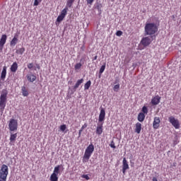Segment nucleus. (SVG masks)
Segmentation results:
<instances>
[{
    "mask_svg": "<svg viewBox=\"0 0 181 181\" xmlns=\"http://www.w3.org/2000/svg\"><path fill=\"white\" fill-rule=\"evenodd\" d=\"M88 5H93V2H94V0H86Z\"/></svg>",
    "mask_w": 181,
    "mask_h": 181,
    "instance_id": "36",
    "label": "nucleus"
},
{
    "mask_svg": "<svg viewBox=\"0 0 181 181\" xmlns=\"http://www.w3.org/2000/svg\"><path fill=\"white\" fill-rule=\"evenodd\" d=\"M16 54H21V55L23 54V53H25V47H21L16 49Z\"/></svg>",
    "mask_w": 181,
    "mask_h": 181,
    "instance_id": "25",
    "label": "nucleus"
},
{
    "mask_svg": "<svg viewBox=\"0 0 181 181\" xmlns=\"http://www.w3.org/2000/svg\"><path fill=\"white\" fill-rule=\"evenodd\" d=\"M10 70L11 73H16V71H18V63L13 62L11 66Z\"/></svg>",
    "mask_w": 181,
    "mask_h": 181,
    "instance_id": "18",
    "label": "nucleus"
},
{
    "mask_svg": "<svg viewBox=\"0 0 181 181\" xmlns=\"http://www.w3.org/2000/svg\"><path fill=\"white\" fill-rule=\"evenodd\" d=\"M8 129L10 132H15V131H18V120L11 119L8 122Z\"/></svg>",
    "mask_w": 181,
    "mask_h": 181,
    "instance_id": "6",
    "label": "nucleus"
},
{
    "mask_svg": "<svg viewBox=\"0 0 181 181\" xmlns=\"http://www.w3.org/2000/svg\"><path fill=\"white\" fill-rule=\"evenodd\" d=\"M168 121L175 129H179V128H180V122H179V119H175L174 116L169 117Z\"/></svg>",
    "mask_w": 181,
    "mask_h": 181,
    "instance_id": "7",
    "label": "nucleus"
},
{
    "mask_svg": "<svg viewBox=\"0 0 181 181\" xmlns=\"http://www.w3.org/2000/svg\"><path fill=\"white\" fill-rule=\"evenodd\" d=\"M114 91H115L116 93L118 92V90H119V83L115 85L113 88Z\"/></svg>",
    "mask_w": 181,
    "mask_h": 181,
    "instance_id": "31",
    "label": "nucleus"
},
{
    "mask_svg": "<svg viewBox=\"0 0 181 181\" xmlns=\"http://www.w3.org/2000/svg\"><path fill=\"white\" fill-rule=\"evenodd\" d=\"M93 152H94V145L90 144L85 151V153L82 159L83 163H86V162H88V159L91 158V155H93Z\"/></svg>",
    "mask_w": 181,
    "mask_h": 181,
    "instance_id": "4",
    "label": "nucleus"
},
{
    "mask_svg": "<svg viewBox=\"0 0 181 181\" xmlns=\"http://www.w3.org/2000/svg\"><path fill=\"white\" fill-rule=\"evenodd\" d=\"M83 62H86V60L84 59H81V62H83Z\"/></svg>",
    "mask_w": 181,
    "mask_h": 181,
    "instance_id": "44",
    "label": "nucleus"
},
{
    "mask_svg": "<svg viewBox=\"0 0 181 181\" xmlns=\"http://www.w3.org/2000/svg\"><path fill=\"white\" fill-rule=\"evenodd\" d=\"M142 49H144V48H141L140 49L142 50Z\"/></svg>",
    "mask_w": 181,
    "mask_h": 181,
    "instance_id": "46",
    "label": "nucleus"
},
{
    "mask_svg": "<svg viewBox=\"0 0 181 181\" xmlns=\"http://www.w3.org/2000/svg\"><path fill=\"white\" fill-rule=\"evenodd\" d=\"M28 69H33V63H30L28 64Z\"/></svg>",
    "mask_w": 181,
    "mask_h": 181,
    "instance_id": "38",
    "label": "nucleus"
},
{
    "mask_svg": "<svg viewBox=\"0 0 181 181\" xmlns=\"http://www.w3.org/2000/svg\"><path fill=\"white\" fill-rule=\"evenodd\" d=\"M140 43L141 45H142V46L146 47L148 45H151V43H152V40H151V37H145L141 39Z\"/></svg>",
    "mask_w": 181,
    "mask_h": 181,
    "instance_id": "8",
    "label": "nucleus"
},
{
    "mask_svg": "<svg viewBox=\"0 0 181 181\" xmlns=\"http://www.w3.org/2000/svg\"><path fill=\"white\" fill-rule=\"evenodd\" d=\"M64 19V17L63 16L59 15L57 18V22H62Z\"/></svg>",
    "mask_w": 181,
    "mask_h": 181,
    "instance_id": "32",
    "label": "nucleus"
},
{
    "mask_svg": "<svg viewBox=\"0 0 181 181\" xmlns=\"http://www.w3.org/2000/svg\"><path fill=\"white\" fill-rule=\"evenodd\" d=\"M8 97V90L3 89L0 95V111L4 112L6 107V100Z\"/></svg>",
    "mask_w": 181,
    "mask_h": 181,
    "instance_id": "3",
    "label": "nucleus"
},
{
    "mask_svg": "<svg viewBox=\"0 0 181 181\" xmlns=\"http://www.w3.org/2000/svg\"><path fill=\"white\" fill-rule=\"evenodd\" d=\"M16 138H18V133H15V134L11 133L10 145L15 143V141H16Z\"/></svg>",
    "mask_w": 181,
    "mask_h": 181,
    "instance_id": "16",
    "label": "nucleus"
},
{
    "mask_svg": "<svg viewBox=\"0 0 181 181\" xmlns=\"http://www.w3.org/2000/svg\"><path fill=\"white\" fill-rule=\"evenodd\" d=\"M39 2H42V0H39Z\"/></svg>",
    "mask_w": 181,
    "mask_h": 181,
    "instance_id": "45",
    "label": "nucleus"
},
{
    "mask_svg": "<svg viewBox=\"0 0 181 181\" xmlns=\"http://www.w3.org/2000/svg\"><path fill=\"white\" fill-rule=\"evenodd\" d=\"M82 66H83V64H81V63H77V64H76L74 69H75V70H80L81 69Z\"/></svg>",
    "mask_w": 181,
    "mask_h": 181,
    "instance_id": "29",
    "label": "nucleus"
},
{
    "mask_svg": "<svg viewBox=\"0 0 181 181\" xmlns=\"http://www.w3.org/2000/svg\"><path fill=\"white\" fill-rule=\"evenodd\" d=\"M50 181H59V175L57 174H51L50 177H49Z\"/></svg>",
    "mask_w": 181,
    "mask_h": 181,
    "instance_id": "23",
    "label": "nucleus"
},
{
    "mask_svg": "<svg viewBox=\"0 0 181 181\" xmlns=\"http://www.w3.org/2000/svg\"><path fill=\"white\" fill-rule=\"evenodd\" d=\"M159 127H160V117H155L153 122V129H158Z\"/></svg>",
    "mask_w": 181,
    "mask_h": 181,
    "instance_id": "9",
    "label": "nucleus"
},
{
    "mask_svg": "<svg viewBox=\"0 0 181 181\" xmlns=\"http://www.w3.org/2000/svg\"><path fill=\"white\" fill-rule=\"evenodd\" d=\"M40 2L42 1H39V0H35L34 1V6H37V5H39V4H40Z\"/></svg>",
    "mask_w": 181,
    "mask_h": 181,
    "instance_id": "35",
    "label": "nucleus"
},
{
    "mask_svg": "<svg viewBox=\"0 0 181 181\" xmlns=\"http://www.w3.org/2000/svg\"><path fill=\"white\" fill-rule=\"evenodd\" d=\"M137 119L138 121H139V122H144V121L145 120V114L142 112L139 113Z\"/></svg>",
    "mask_w": 181,
    "mask_h": 181,
    "instance_id": "21",
    "label": "nucleus"
},
{
    "mask_svg": "<svg viewBox=\"0 0 181 181\" xmlns=\"http://www.w3.org/2000/svg\"><path fill=\"white\" fill-rule=\"evenodd\" d=\"M104 70H105V63H104L99 70V74H103L104 73Z\"/></svg>",
    "mask_w": 181,
    "mask_h": 181,
    "instance_id": "28",
    "label": "nucleus"
},
{
    "mask_svg": "<svg viewBox=\"0 0 181 181\" xmlns=\"http://www.w3.org/2000/svg\"><path fill=\"white\" fill-rule=\"evenodd\" d=\"M152 181H158V179L155 177H153Z\"/></svg>",
    "mask_w": 181,
    "mask_h": 181,
    "instance_id": "42",
    "label": "nucleus"
},
{
    "mask_svg": "<svg viewBox=\"0 0 181 181\" xmlns=\"http://www.w3.org/2000/svg\"><path fill=\"white\" fill-rule=\"evenodd\" d=\"M160 98H161L160 96H159L158 95L152 98L151 99L152 105H158V104L160 103Z\"/></svg>",
    "mask_w": 181,
    "mask_h": 181,
    "instance_id": "12",
    "label": "nucleus"
},
{
    "mask_svg": "<svg viewBox=\"0 0 181 181\" xmlns=\"http://www.w3.org/2000/svg\"><path fill=\"white\" fill-rule=\"evenodd\" d=\"M110 148H112L113 149H115L117 147L115 146V142L114 141H112L110 144Z\"/></svg>",
    "mask_w": 181,
    "mask_h": 181,
    "instance_id": "34",
    "label": "nucleus"
},
{
    "mask_svg": "<svg viewBox=\"0 0 181 181\" xmlns=\"http://www.w3.org/2000/svg\"><path fill=\"white\" fill-rule=\"evenodd\" d=\"M21 91L23 97H28L29 95V92L26 90V86H22Z\"/></svg>",
    "mask_w": 181,
    "mask_h": 181,
    "instance_id": "22",
    "label": "nucleus"
},
{
    "mask_svg": "<svg viewBox=\"0 0 181 181\" xmlns=\"http://www.w3.org/2000/svg\"><path fill=\"white\" fill-rule=\"evenodd\" d=\"M86 128H87V124L85 123L81 128V131H84V129H86Z\"/></svg>",
    "mask_w": 181,
    "mask_h": 181,
    "instance_id": "39",
    "label": "nucleus"
},
{
    "mask_svg": "<svg viewBox=\"0 0 181 181\" xmlns=\"http://www.w3.org/2000/svg\"><path fill=\"white\" fill-rule=\"evenodd\" d=\"M105 120V110L104 108H102L100 110V112L98 118V124L96 128V134L97 135H101L103 134V125H104V121Z\"/></svg>",
    "mask_w": 181,
    "mask_h": 181,
    "instance_id": "1",
    "label": "nucleus"
},
{
    "mask_svg": "<svg viewBox=\"0 0 181 181\" xmlns=\"http://www.w3.org/2000/svg\"><path fill=\"white\" fill-rule=\"evenodd\" d=\"M98 57L97 55L95 56L94 58H93V60H97Z\"/></svg>",
    "mask_w": 181,
    "mask_h": 181,
    "instance_id": "43",
    "label": "nucleus"
},
{
    "mask_svg": "<svg viewBox=\"0 0 181 181\" xmlns=\"http://www.w3.org/2000/svg\"><path fill=\"white\" fill-rule=\"evenodd\" d=\"M74 2V0H68L66 6V8H71Z\"/></svg>",
    "mask_w": 181,
    "mask_h": 181,
    "instance_id": "27",
    "label": "nucleus"
},
{
    "mask_svg": "<svg viewBox=\"0 0 181 181\" xmlns=\"http://www.w3.org/2000/svg\"><path fill=\"white\" fill-rule=\"evenodd\" d=\"M91 86V81H88L84 85V90H88Z\"/></svg>",
    "mask_w": 181,
    "mask_h": 181,
    "instance_id": "26",
    "label": "nucleus"
},
{
    "mask_svg": "<svg viewBox=\"0 0 181 181\" xmlns=\"http://www.w3.org/2000/svg\"><path fill=\"white\" fill-rule=\"evenodd\" d=\"M8 173V165L3 164L0 170V181H6Z\"/></svg>",
    "mask_w": 181,
    "mask_h": 181,
    "instance_id": "5",
    "label": "nucleus"
},
{
    "mask_svg": "<svg viewBox=\"0 0 181 181\" xmlns=\"http://www.w3.org/2000/svg\"><path fill=\"white\" fill-rule=\"evenodd\" d=\"M81 132H83V130L80 129L78 131V136H81Z\"/></svg>",
    "mask_w": 181,
    "mask_h": 181,
    "instance_id": "41",
    "label": "nucleus"
},
{
    "mask_svg": "<svg viewBox=\"0 0 181 181\" xmlns=\"http://www.w3.org/2000/svg\"><path fill=\"white\" fill-rule=\"evenodd\" d=\"M67 11H69V8L66 6L62 11H61V16L66 18V15H67Z\"/></svg>",
    "mask_w": 181,
    "mask_h": 181,
    "instance_id": "24",
    "label": "nucleus"
},
{
    "mask_svg": "<svg viewBox=\"0 0 181 181\" xmlns=\"http://www.w3.org/2000/svg\"><path fill=\"white\" fill-rule=\"evenodd\" d=\"M19 35H21V33H16L14 35L13 38L11 40L10 42L11 46H16V43H18V37H19Z\"/></svg>",
    "mask_w": 181,
    "mask_h": 181,
    "instance_id": "13",
    "label": "nucleus"
},
{
    "mask_svg": "<svg viewBox=\"0 0 181 181\" xmlns=\"http://www.w3.org/2000/svg\"><path fill=\"white\" fill-rule=\"evenodd\" d=\"M62 167L63 165H57L56 167H54V171L52 173H54V175H59L60 174V168ZM62 170H63V168H62Z\"/></svg>",
    "mask_w": 181,
    "mask_h": 181,
    "instance_id": "17",
    "label": "nucleus"
},
{
    "mask_svg": "<svg viewBox=\"0 0 181 181\" xmlns=\"http://www.w3.org/2000/svg\"><path fill=\"white\" fill-rule=\"evenodd\" d=\"M129 169V165H128V161L126 158H123L122 160V173L125 175V172Z\"/></svg>",
    "mask_w": 181,
    "mask_h": 181,
    "instance_id": "10",
    "label": "nucleus"
},
{
    "mask_svg": "<svg viewBox=\"0 0 181 181\" xmlns=\"http://www.w3.org/2000/svg\"><path fill=\"white\" fill-rule=\"evenodd\" d=\"M141 131H142V124L140 122L136 123L134 126V132H136V134H141Z\"/></svg>",
    "mask_w": 181,
    "mask_h": 181,
    "instance_id": "14",
    "label": "nucleus"
},
{
    "mask_svg": "<svg viewBox=\"0 0 181 181\" xmlns=\"http://www.w3.org/2000/svg\"><path fill=\"white\" fill-rule=\"evenodd\" d=\"M143 114H148V107L146 106H144L141 109Z\"/></svg>",
    "mask_w": 181,
    "mask_h": 181,
    "instance_id": "30",
    "label": "nucleus"
},
{
    "mask_svg": "<svg viewBox=\"0 0 181 181\" xmlns=\"http://www.w3.org/2000/svg\"><path fill=\"white\" fill-rule=\"evenodd\" d=\"M6 35H2L0 39V52H2L4 49V46H5V43H6V39H7Z\"/></svg>",
    "mask_w": 181,
    "mask_h": 181,
    "instance_id": "11",
    "label": "nucleus"
},
{
    "mask_svg": "<svg viewBox=\"0 0 181 181\" xmlns=\"http://www.w3.org/2000/svg\"><path fill=\"white\" fill-rule=\"evenodd\" d=\"M145 35L152 36L158 32V25L155 23H147L144 27Z\"/></svg>",
    "mask_w": 181,
    "mask_h": 181,
    "instance_id": "2",
    "label": "nucleus"
},
{
    "mask_svg": "<svg viewBox=\"0 0 181 181\" xmlns=\"http://www.w3.org/2000/svg\"><path fill=\"white\" fill-rule=\"evenodd\" d=\"M83 81H84V79L83 78L78 79L76 83L75 86H74V90H77V88H78V87H80V86L83 84Z\"/></svg>",
    "mask_w": 181,
    "mask_h": 181,
    "instance_id": "20",
    "label": "nucleus"
},
{
    "mask_svg": "<svg viewBox=\"0 0 181 181\" xmlns=\"http://www.w3.org/2000/svg\"><path fill=\"white\" fill-rule=\"evenodd\" d=\"M82 177H83L84 179H86V180H90V177H88V175H82Z\"/></svg>",
    "mask_w": 181,
    "mask_h": 181,
    "instance_id": "40",
    "label": "nucleus"
},
{
    "mask_svg": "<svg viewBox=\"0 0 181 181\" xmlns=\"http://www.w3.org/2000/svg\"><path fill=\"white\" fill-rule=\"evenodd\" d=\"M6 66H4L3 67V70L1 71V80H5V78H6Z\"/></svg>",
    "mask_w": 181,
    "mask_h": 181,
    "instance_id": "19",
    "label": "nucleus"
},
{
    "mask_svg": "<svg viewBox=\"0 0 181 181\" xmlns=\"http://www.w3.org/2000/svg\"><path fill=\"white\" fill-rule=\"evenodd\" d=\"M26 78L28 80V81H30V83H33V81H36V76L35 74H27Z\"/></svg>",
    "mask_w": 181,
    "mask_h": 181,
    "instance_id": "15",
    "label": "nucleus"
},
{
    "mask_svg": "<svg viewBox=\"0 0 181 181\" xmlns=\"http://www.w3.org/2000/svg\"><path fill=\"white\" fill-rule=\"evenodd\" d=\"M116 35L117 36H122V31H121V30L117 31Z\"/></svg>",
    "mask_w": 181,
    "mask_h": 181,
    "instance_id": "37",
    "label": "nucleus"
},
{
    "mask_svg": "<svg viewBox=\"0 0 181 181\" xmlns=\"http://www.w3.org/2000/svg\"><path fill=\"white\" fill-rule=\"evenodd\" d=\"M60 130L62 131V132H64L66 131V129L67 128L66 124H62L60 126Z\"/></svg>",
    "mask_w": 181,
    "mask_h": 181,
    "instance_id": "33",
    "label": "nucleus"
}]
</instances>
